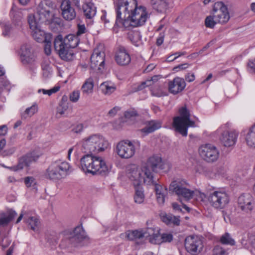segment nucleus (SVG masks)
Wrapping results in <instances>:
<instances>
[{
    "label": "nucleus",
    "mask_w": 255,
    "mask_h": 255,
    "mask_svg": "<svg viewBox=\"0 0 255 255\" xmlns=\"http://www.w3.org/2000/svg\"><path fill=\"white\" fill-rule=\"evenodd\" d=\"M115 24L118 26H138L146 21L147 14L144 7H137L136 0H118L116 8Z\"/></svg>",
    "instance_id": "nucleus-1"
},
{
    "label": "nucleus",
    "mask_w": 255,
    "mask_h": 255,
    "mask_svg": "<svg viewBox=\"0 0 255 255\" xmlns=\"http://www.w3.org/2000/svg\"><path fill=\"white\" fill-rule=\"evenodd\" d=\"M82 169L93 174L106 175L109 168L105 161L100 157L94 156L92 154L87 153L81 159Z\"/></svg>",
    "instance_id": "nucleus-2"
},
{
    "label": "nucleus",
    "mask_w": 255,
    "mask_h": 255,
    "mask_svg": "<svg viewBox=\"0 0 255 255\" xmlns=\"http://www.w3.org/2000/svg\"><path fill=\"white\" fill-rule=\"evenodd\" d=\"M54 6V3L51 0L41 1L37 7L36 14H32L35 21L39 24L43 23L49 24L53 22L55 18Z\"/></svg>",
    "instance_id": "nucleus-3"
},
{
    "label": "nucleus",
    "mask_w": 255,
    "mask_h": 255,
    "mask_svg": "<svg viewBox=\"0 0 255 255\" xmlns=\"http://www.w3.org/2000/svg\"><path fill=\"white\" fill-rule=\"evenodd\" d=\"M82 142L83 151L90 154L103 151L109 146L108 141L99 134L90 135L83 139Z\"/></svg>",
    "instance_id": "nucleus-4"
},
{
    "label": "nucleus",
    "mask_w": 255,
    "mask_h": 255,
    "mask_svg": "<svg viewBox=\"0 0 255 255\" xmlns=\"http://www.w3.org/2000/svg\"><path fill=\"white\" fill-rule=\"evenodd\" d=\"M180 116L176 117L173 119V126L176 131L183 136L187 135L189 127H194L195 123L190 119V114L189 110L185 107H183L179 111Z\"/></svg>",
    "instance_id": "nucleus-5"
},
{
    "label": "nucleus",
    "mask_w": 255,
    "mask_h": 255,
    "mask_svg": "<svg viewBox=\"0 0 255 255\" xmlns=\"http://www.w3.org/2000/svg\"><path fill=\"white\" fill-rule=\"evenodd\" d=\"M70 172V166L68 163L56 161L48 166L45 176L48 179L57 181L65 178Z\"/></svg>",
    "instance_id": "nucleus-6"
},
{
    "label": "nucleus",
    "mask_w": 255,
    "mask_h": 255,
    "mask_svg": "<svg viewBox=\"0 0 255 255\" xmlns=\"http://www.w3.org/2000/svg\"><path fill=\"white\" fill-rule=\"evenodd\" d=\"M207 200L210 205L217 209L225 208L230 202V197L224 189H218L209 193Z\"/></svg>",
    "instance_id": "nucleus-7"
},
{
    "label": "nucleus",
    "mask_w": 255,
    "mask_h": 255,
    "mask_svg": "<svg viewBox=\"0 0 255 255\" xmlns=\"http://www.w3.org/2000/svg\"><path fill=\"white\" fill-rule=\"evenodd\" d=\"M186 181L177 179L171 183L169 187V191L175 193L179 197L188 200L192 198L194 191L188 189Z\"/></svg>",
    "instance_id": "nucleus-8"
},
{
    "label": "nucleus",
    "mask_w": 255,
    "mask_h": 255,
    "mask_svg": "<svg viewBox=\"0 0 255 255\" xmlns=\"http://www.w3.org/2000/svg\"><path fill=\"white\" fill-rule=\"evenodd\" d=\"M166 167L169 168V164L163 161L161 157L153 155L148 159L146 165L144 166L146 171L145 174L151 176V178L156 179L153 176V172H158L161 170L166 169Z\"/></svg>",
    "instance_id": "nucleus-9"
},
{
    "label": "nucleus",
    "mask_w": 255,
    "mask_h": 255,
    "mask_svg": "<svg viewBox=\"0 0 255 255\" xmlns=\"http://www.w3.org/2000/svg\"><path fill=\"white\" fill-rule=\"evenodd\" d=\"M54 47L56 52L63 60L69 61L74 58L73 50L68 47L62 41V36L58 35L54 39Z\"/></svg>",
    "instance_id": "nucleus-10"
},
{
    "label": "nucleus",
    "mask_w": 255,
    "mask_h": 255,
    "mask_svg": "<svg viewBox=\"0 0 255 255\" xmlns=\"http://www.w3.org/2000/svg\"><path fill=\"white\" fill-rule=\"evenodd\" d=\"M146 172L144 167L142 169L134 167L130 170L129 178L131 181L135 182V186L139 185L142 182L147 185H150L154 182V179L151 178V176L145 174Z\"/></svg>",
    "instance_id": "nucleus-11"
},
{
    "label": "nucleus",
    "mask_w": 255,
    "mask_h": 255,
    "mask_svg": "<svg viewBox=\"0 0 255 255\" xmlns=\"http://www.w3.org/2000/svg\"><path fill=\"white\" fill-rule=\"evenodd\" d=\"M185 248L192 255H198L202 251L204 245L201 238L197 236H190L186 238Z\"/></svg>",
    "instance_id": "nucleus-12"
},
{
    "label": "nucleus",
    "mask_w": 255,
    "mask_h": 255,
    "mask_svg": "<svg viewBox=\"0 0 255 255\" xmlns=\"http://www.w3.org/2000/svg\"><path fill=\"white\" fill-rule=\"evenodd\" d=\"M213 11L214 18L218 23L224 24L230 19V16L228 8L223 2L218 1L215 3Z\"/></svg>",
    "instance_id": "nucleus-13"
},
{
    "label": "nucleus",
    "mask_w": 255,
    "mask_h": 255,
    "mask_svg": "<svg viewBox=\"0 0 255 255\" xmlns=\"http://www.w3.org/2000/svg\"><path fill=\"white\" fill-rule=\"evenodd\" d=\"M200 156L208 162L216 161L219 156V151L217 148L210 144L201 145L199 149Z\"/></svg>",
    "instance_id": "nucleus-14"
},
{
    "label": "nucleus",
    "mask_w": 255,
    "mask_h": 255,
    "mask_svg": "<svg viewBox=\"0 0 255 255\" xmlns=\"http://www.w3.org/2000/svg\"><path fill=\"white\" fill-rule=\"evenodd\" d=\"M117 152L121 157L129 158L134 154L135 148L131 142L128 140H123L118 143Z\"/></svg>",
    "instance_id": "nucleus-15"
},
{
    "label": "nucleus",
    "mask_w": 255,
    "mask_h": 255,
    "mask_svg": "<svg viewBox=\"0 0 255 255\" xmlns=\"http://www.w3.org/2000/svg\"><path fill=\"white\" fill-rule=\"evenodd\" d=\"M39 158V155L35 152H31L27 153L19 159L18 164L11 167L10 169L17 171L22 169L24 167H29L32 162H35Z\"/></svg>",
    "instance_id": "nucleus-16"
},
{
    "label": "nucleus",
    "mask_w": 255,
    "mask_h": 255,
    "mask_svg": "<svg viewBox=\"0 0 255 255\" xmlns=\"http://www.w3.org/2000/svg\"><path fill=\"white\" fill-rule=\"evenodd\" d=\"M60 9L61 15L65 20L71 21L76 17V12L70 0H63L60 5Z\"/></svg>",
    "instance_id": "nucleus-17"
},
{
    "label": "nucleus",
    "mask_w": 255,
    "mask_h": 255,
    "mask_svg": "<svg viewBox=\"0 0 255 255\" xmlns=\"http://www.w3.org/2000/svg\"><path fill=\"white\" fill-rule=\"evenodd\" d=\"M34 17L32 14H29L27 17V20L30 28L32 30L33 37L38 42H42L44 38L45 33L44 31L41 30L40 24L35 21Z\"/></svg>",
    "instance_id": "nucleus-18"
},
{
    "label": "nucleus",
    "mask_w": 255,
    "mask_h": 255,
    "mask_svg": "<svg viewBox=\"0 0 255 255\" xmlns=\"http://www.w3.org/2000/svg\"><path fill=\"white\" fill-rule=\"evenodd\" d=\"M19 53L23 64H32L35 62L36 57L31 51L30 45L24 44L21 45Z\"/></svg>",
    "instance_id": "nucleus-19"
},
{
    "label": "nucleus",
    "mask_w": 255,
    "mask_h": 255,
    "mask_svg": "<svg viewBox=\"0 0 255 255\" xmlns=\"http://www.w3.org/2000/svg\"><path fill=\"white\" fill-rule=\"evenodd\" d=\"M105 56L104 52L99 51L98 49H95L91 56V68L101 70L105 64Z\"/></svg>",
    "instance_id": "nucleus-20"
},
{
    "label": "nucleus",
    "mask_w": 255,
    "mask_h": 255,
    "mask_svg": "<svg viewBox=\"0 0 255 255\" xmlns=\"http://www.w3.org/2000/svg\"><path fill=\"white\" fill-rule=\"evenodd\" d=\"M238 207L246 213L251 212L254 207V200L250 194H243L238 199Z\"/></svg>",
    "instance_id": "nucleus-21"
},
{
    "label": "nucleus",
    "mask_w": 255,
    "mask_h": 255,
    "mask_svg": "<svg viewBox=\"0 0 255 255\" xmlns=\"http://www.w3.org/2000/svg\"><path fill=\"white\" fill-rule=\"evenodd\" d=\"M186 84L183 78L176 77L168 83L169 91L174 94L182 92L185 88Z\"/></svg>",
    "instance_id": "nucleus-22"
},
{
    "label": "nucleus",
    "mask_w": 255,
    "mask_h": 255,
    "mask_svg": "<svg viewBox=\"0 0 255 255\" xmlns=\"http://www.w3.org/2000/svg\"><path fill=\"white\" fill-rule=\"evenodd\" d=\"M238 133L234 130L223 131L220 136L222 143L226 147L233 146L236 142Z\"/></svg>",
    "instance_id": "nucleus-23"
},
{
    "label": "nucleus",
    "mask_w": 255,
    "mask_h": 255,
    "mask_svg": "<svg viewBox=\"0 0 255 255\" xmlns=\"http://www.w3.org/2000/svg\"><path fill=\"white\" fill-rule=\"evenodd\" d=\"M71 236L75 242H77V245L84 243H89L90 238L86 235L85 231L80 226H77L73 231H70Z\"/></svg>",
    "instance_id": "nucleus-24"
},
{
    "label": "nucleus",
    "mask_w": 255,
    "mask_h": 255,
    "mask_svg": "<svg viewBox=\"0 0 255 255\" xmlns=\"http://www.w3.org/2000/svg\"><path fill=\"white\" fill-rule=\"evenodd\" d=\"M115 60L118 64L125 66L130 63L131 58L126 49L124 47H120L116 54Z\"/></svg>",
    "instance_id": "nucleus-25"
},
{
    "label": "nucleus",
    "mask_w": 255,
    "mask_h": 255,
    "mask_svg": "<svg viewBox=\"0 0 255 255\" xmlns=\"http://www.w3.org/2000/svg\"><path fill=\"white\" fill-rule=\"evenodd\" d=\"M150 185H154V190L157 202L160 205H163L165 202V195L167 194V188L158 184L156 179H154V182Z\"/></svg>",
    "instance_id": "nucleus-26"
},
{
    "label": "nucleus",
    "mask_w": 255,
    "mask_h": 255,
    "mask_svg": "<svg viewBox=\"0 0 255 255\" xmlns=\"http://www.w3.org/2000/svg\"><path fill=\"white\" fill-rule=\"evenodd\" d=\"M59 246L62 249H67L72 247H76L77 242L73 239L70 233V231H66L64 232V237L61 241Z\"/></svg>",
    "instance_id": "nucleus-27"
},
{
    "label": "nucleus",
    "mask_w": 255,
    "mask_h": 255,
    "mask_svg": "<svg viewBox=\"0 0 255 255\" xmlns=\"http://www.w3.org/2000/svg\"><path fill=\"white\" fill-rule=\"evenodd\" d=\"M160 218L163 222L170 226H178L180 224V217L171 214H161Z\"/></svg>",
    "instance_id": "nucleus-28"
},
{
    "label": "nucleus",
    "mask_w": 255,
    "mask_h": 255,
    "mask_svg": "<svg viewBox=\"0 0 255 255\" xmlns=\"http://www.w3.org/2000/svg\"><path fill=\"white\" fill-rule=\"evenodd\" d=\"M151 4L153 8L159 13H166L169 10L166 0H151Z\"/></svg>",
    "instance_id": "nucleus-29"
},
{
    "label": "nucleus",
    "mask_w": 255,
    "mask_h": 255,
    "mask_svg": "<svg viewBox=\"0 0 255 255\" xmlns=\"http://www.w3.org/2000/svg\"><path fill=\"white\" fill-rule=\"evenodd\" d=\"M146 126L140 129L141 132L147 134L159 128L161 123L158 121L151 120L146 122Z\"/></svg>",
    "instance_id": "nucleus-30"
},
{
    "label": "nucleus",
    "mask_w": 255,
    "mask_h": 255,
    "mask_svg": "<svg viewBox=\"0 0 255 255\" xmlns=\"http://www.w3.org/2000/svg\"><path fill=\"white\" fill-rule=\"evenodd\" d=\"M84 15L87 18L91 19L96 13V7L93 3L89 2L83 5Z\"/></svg>",
    "instance_id": "nucleus-31"
},
{
    "label": "nucleus",
    "mask_w": 255,
    "mask_h": 255,
    "mask_svg": "<svg viewBox=\"0 0 255 255\" xmlns=\"http://www.w3.org/2000/svg\"><path fill=\"white\" fill-rule=\"evenodd\" d=\"M62 41L66 46H67L72 50L77 46L79 42L78 37L73 34L67 35L64 39L62 38Z\"/></svg>",
    "instance_id": "nucleus-32"
},
{
    "label": "nucleus",
    "mask_w": 255,
    "mask_h": 255,
    "mask_svg": "<svg viewBox=\"0 0 255 255\" xmlns=\"http://www.w3.org/2000/svg\"><path fill=\"white\" fill-rule=\"evenodd\" d=\"M16 215L15 211L9 210L3 216L0 218V227H4L11 221Z\"/></svg>",
    "instance_id": "nucleus-33"
},
{
    "label": "nucleus",
    "mask_w": 255,
    "mask_h": 255,
    "mask_svg": "<svg viewBox=\"0 0 255 255\" xmlns=\"http://www.w3.org/2000/svg\"><path fill=\"white\" fill-rule=\"evenodd\" d=\"M128 37L130 41L136 46L142 44L141 35L138 31H131L128 34Z\"/></svg>",
    "instance_id": "nucleus-34"
},
{
    "label": "nucleus",
    "mask_w": 255,
    "mask_h": 255,
    "mask_svg": "<svg viewBox=\"0 0 255 255\" xmlns=\"http://www.w3.org/2000/svg\"><path fill=\"white\" fill-rule=\"evenodd\" d=\"M93 87L94 80L90 77L85 81L81 87L82 93L87 95L91 94L93 91Z\"/></svg>",
    "instance_id": "nucleus-35"
},
{
    "label": "nucleus",
    "mask_w": 255,
    "mask_h": 255,
    "mask_svg": "<svg viewBox=\"0 0 255 255\" xmlns=\"http://www.w3.org/2000/svg\"><path fill=\"white\" fill-rule=\"evenodd\" d=\"M141 231L143 233V238H147L150 237V239L151 242L154 243L155 244L157 243V242H156V241L157 240L159 237L158 230L157 231V233H155L154 229L152 228H147L145 230H141Z\"/></svg>",
    "instance_id": "nucleus-36"
},
{
    "label": "nucleus",
    "mask_w": 255,
    "mask_h": 255,
    "mask_svg": "<svg viewBox=\"0 0 255 255\" xmlns=\"http://www.w3.org/2000/svg\"><path fill=\"white\" fill-rule=\"evenodd\" d=\"M143 233L140 230H129L126 232V237L129 241H134L143 238Z\"/></svg>",
    "instance_id": "nucleus-37"
},
{
    "label": "nucleus",
    "mask_w": 255,
    "mask_h": 255,
    "mask_svg": "<svg viewBox=\"0 0 255 255\" xmlns=\"http://www.w3.org/2000/svg\"><path fill=\"white\" fill-rule=\"evenodd\" d=\"M135 186L134 202L137 204L142 203L145 198L143 189L139 185Z\"/></svg>",
    "instance_id": "nucleus-38"
},
{
    "label": "nucleus",
    "mask_w": 255,
    "mask_h": 255,
    "mask_svg": "<svg viewBox=\"0 0 255 255\" xmlns=\"http://www.w3.org/2000/svg\"><path fill=\"white\" fill-rule=\"evenodd\" d=\"M246 139L249 146L255 147V123L250 128Z\"/></svg>",
    "instance_id": "nucleus-39"
},
{
    "label": "nucleus",
    "mask_w": 255,
    "mask_h": 255,
    "mask_svg": "<svg viewBox=\"0 0 255 255\" xmlns=\"http://www.w3.org/2000/svg\"><path fill=\"white\" fill-rule=\"evenodd\" d=\"M24 221L28 224L31 230L34 231H36L39 224V222L37 218L34 217L24 216Z\"/></svg>",
    "instance_id": "nucleus-40"
},
{
    "label": "nucleus",
    "mask_w": 255,
    "mask_h": 255,
    "mask_svg": "<svg viewBox=\"0 0 255 255\" xmlns=\"http://www.w3.org/2000/svg\"><path fill=\"white\" fill-rule=\"evenodd\" d=\"M220 242L223 245L231 246L235 245V241L228 233H226L221 237Z\"/></svg>",
    "instance_id": "nucleus-41"
},
{
    "label": "nucleus",
    "mask_w": 255,
    "mask_h": 255,
    "mask_svg": "<svg viewBox=\"0 0 255 255\" xmlns=\"http://www.w3.org/2000/svg\"><path fill=\"white\" fill-rule=\"evenodd\" d=\"M38 111V107L36 104L33 105L29 108H27L22 114V118L26 119L28 117L32 116Z\"/></svg>",
    "instance_id": "nucleus-42"
},
{
    "label": "nucleus",
    "mask_w": 255,
    "mask_h": 255,
    "mask_svg": "<svg viewBox=\"0 0 255 255\" xmlns=\"http://www.w3.org/2000/svg\"><path fill=\"white\" fill-rule=\"evenodd\" d=\"M102 93L105 95H110L113 93L116 87L113 85H110L108 82H104L100 86Z\"/></svg>",
    "instance_id": "nucleus-43"
},
{
    "label": "nucleus",
    "mask_w": 255,
    "mask_h": 255,
    "mask_svg": "<svg viewBox=\"0 0 255 255\" xmlns=\"http://www.w3.org/2000/svg\"><path fill=\"white\" fill-rule=\"evenodd\" d=\"M125 117L127 119L133 120L139 117V114L135 109H130L125 112Z\"/></svg>",
    "instance_id": "nucleus-44"
},
{
    "label": "nucleus",
    "mask_w": 255,
    "mask_h": 255,
    "mask_svg": "<svg viewBox=\"0 0 255 255\" xmlns=\"http://www.w3.org/2000/svg\"><path fill=\"white\" fill-rule=\"evenodd\" d=\"M160 237V242L162 243H170L173 240V235L171 233H163L161 235L159 234L158 238ZM159 243L157 242V244Z\"/></svg>",
    "instance_id": "nucleus-45"
},
{
    "label": "nucleus",
    "mask_w": 255,
    "mask_h": 255,
    "mask_svg": "<svg viewBox=\"0 0 255 255\" xmlns=\"http://www.w3.org/2000/svg\"><path fill=\"white\" fill-rule=\"evenodd\" d=\"M218 23L216 19L214 18V14L213 16H207L205 20V24L207 27L212 28L214 27L215 25Z\"/></svg>",
    "instance_id": "nucleus-46"
},
{
    "label": "nucleus",
    "mask_w": 255,
    "mask_h": 255,
    "mask_svg": "<svg viewBox=\"0 0 255 255\" xmlns=\"http://www.w3.org/2000/svg\"><path fill=\"white\" fill-rule=\"evenodd\" d=\"M227 251L219 245L216 246L213 250V255H228Z\"/></svg>",
    "instance_id": "nucleus-47"
},
{
    "label": "nucleus",
    "mask_w": 255,
    "mask_h": 255,
    "mask_svg": "<svg viewBox=\"0 0 255 255\" xmlns=\"http://www.w3.org/2000/svg\"><path fill=\"white\" fill-rule=\"evenodd\" d=\"M247 66L250 73L255 74V58L249 60Z\"/></svg>",
    "instance_id": "nucleus-48"
},
{
    "label": "nucleus",
    "mask_w": 255,
    "mask_h": 255,
    "mask_svg": "<svg viewBox=\"0 0 255 255\" xmlns=\"http://www.w3.org/2000/svg\"><path fill=\"white\" fill-rule=\"evenodd\" d=\"M68 109V104L59 103V106L57 108V112L60 115H63Z\"/></svg>",
    "instance_id": "nucleus-49"
},
{
    "label": "nucleus",
    "mask_w": 255,
    "mask_h": 255,
    "mask_svg": "<svg viewBox=\"0 0 255 255\" xmlns=\"http://www.w3.org/2000/svg\"><path fill=\"white\" fill-rule=\"evenodd\" d=\"M10 241L7 237L0 238V245L1 246L2 249H4L8 247L10 245Z\"/></svg>",
    "instance_id": "nucleus-50"
},
{
    "label": "nucleus",
    "mask_w": 255,
    "mask_h": 255,
    "mask_svg": "<svg viewBox=\"0 0 255 255\" xmlns=\"http://www.w3.org/2000/svg\"><path fill=\"white\" fill-rule=\"evenodd\" d=\"M42 69L43 71V75L44 77L47 78L50 75V68L47 64H43L42 65Z\"/></svg>",
    "instance_id": "nucleus-51"
},
{
    "label": "nucleus",
    "mask_w": 255,
    "mask_h": 255,
    "mask_svg": "<svg viewBox=\"0 0 255 255\" xmlns=\"http://www.w3.org/2000/svg\"><path fill=\"white\" fill-rule=\"evenodd\" d=\"M24 182L27 187H30L35 184V179L31 176L26 177L24 179Z\"/></svg>",
    "instance_id": "nucleus-52"
},
{
    "label": "nucleus",
    "mask_w": 255,
    "mask_h": 255,
    "mask_svg": "<svg viewBox=\"0 0 255 255\" xmlns=\"http://www.w3.org/2000/svg\"><path fill=\"white\" fill-rule=\"evenodd\" d=\"M80 96L79 91H73L70 95V100L72 102H76L78 101Z\"/></svg>",
    "instance_id": "nucleus-53"
},
{
    "label": "nucleus",
    "mask_w": 255,
    "mask_h": 255,
    "mask_svg": "<svg viewBox=\"0 0 255 255\" xmlns=\"http://www.w3.org/2000/svg\"><path fill=\"white\" fill-rule=\"evenodd\" d=\"M59 89H60L59 86H55L53 88H51V89H49V90L42 89V91L44 94H47L49 96H50L52 94L55 93L57 92H58L59 90Z\"/></svg>",
    "instance_id": "nucleus-54"
},
{
    "label": "nucleus",
    "mask_w": 255,
    "mask_h": 255,
    "mask_svg": "<svg viewBox=\"0 0 255 255\" xmlns=\"http://www.w3.org/2000/svg\"><path fill=\"white\" fill-rule=\"evenodd\" d=\"M78 30L77 32V35L79 36L82 34L85 33L87 32V29L84 24H78Z\"/></svg>",
    "instance_id": "nucleus-55"
},
{
    "label": "nucleus",
    "mask_w": 255,
    "mask_h": 255,
    "mask_svg": "<svg viewBox=\"0 0 255 255\" xmlns=\"http://www.w3.org/2000/svg\"><path fill=\"white\" fill-rule=\"evenodd\" d=\"M189 64L188 63H185L182 64L178 65L177 66H175L173 68V70L175 72H178L181 70H185L188 68Z\"/></svg>",
    "instance_id": "nucleus-56"
},
{
    "label": "nucleus",
    "mask_w": 255,
    "mask_h": 255,
    "mask_svg": "<svg viewBox=\"0 0 255 255\" xmlns=\"http://www.w3.org/2000/svg\"><path fill=\"white\" fill-rule=\"evenodd\" d=\"M151 80H147L146 81L142 82L140 85L138 86L137 89V90H141L144 89L145 87L151 85Z\"/></svg>",
    "instance_id": "nucleus-57"
},
{
    "label": "nucleus",
    "mask_w": 255,
    "mask_h": 255,
    "mask_svg": "<svg viewBox=\"0 0 255 255\" xmlns=\"http://www.w3.org/2000/svg\"><path fill=\"white\" fill-rule=\"evenodd\" d=\"M15 151L14 147L10 148L3 151L1 153L3 156L12 155Z\"/></svg>",
    "instance_id": "nucleus-58"
},
{
    "label": "nucleus",
    "mask_w": 255,
    "mask_h": 255,
    "mask_svg": "<svg viewBox=\"0 0 255 255\" xmlns=\"http://www.w3.org/2000/svg\"><path fill=\"white\" fill-rule=\"evenodd\" d=\"M120 107L116 106L109 111L108 113V115L111 117H114L116 115L118 111H120Z\"/></svg>",
    "instance_id": "nucleus-59"
},
{
    "label": "nucleus",
    "mask_w": 255,
    "mask_h": 255,
    "mask_svg": "<svg viewBox=\"0 0 255 255\" xmlns=\"http://www.w3.org/2000/svg\"><path fill=\"white\" fill-rule=\"evenodd\" d=\"M7 132V128L6 125L0 126V136L5 135Z\"/></svg>",
    "instance_id": "nucleus-60"
},
{
    "label": "nucleus",
    "mask_w": 255,
    "mask_h": 255,
    "mask_svg": "<svg viewBox=\"0 0 255 255\" xmlns=\"http://www.w3.org/2000/svg\"><path fill=\"white\" fill-rule=\"evenodd\" d=\"M83 129V126L82 124H79L74 127L72 130L75 133H80Z\"/></svg>",
    "instance_id": "nucleus-61"
},
{
    "label": "nucleus",
    "mask_w": 255,
    "mask_h": 255,
    "mask_svg": "<svg viewBox=\"0 0 255 255\" xmlns=\"http://www.w3.org/2000/svg\"><path fill=\"white\" fill-rule=\"evenodd\" d=\"M50 41H48L47 43L45 44L44 51L46 55H49L51 53V44H50Z\"/></svg>",
    "instance_id": "nucleus-62"
},
{
    "label": "nucleus",
    "mask_w": 255,
    "mask_h": 255,
    "mask_svg": "<svg viewBox=\"0 0 255 255\" xmlns=\"http://www.w3.org/2000/svg\"><path fill=\"white\" fill-rule=\"evenodd\" d=\"M195 75L194 74H190L188 73V74L185 76V79L188 82H193L195 80Z\"/></svg>",
    "instance_id": "nucleus-63"
},
{
    "label": "nucleus",
    "mask_w": 255,
    "mask_h": 255,
    "mask_svg": "<svg viewBox=\"0 0 255 255\" xmlns=\"http://www.w3.org/2000/svg\"><path fill=\"white\" fill-rule=\"evenodd\" d=\"M155 67V66L154 65V64H149L147 67L146 68H145V69L144 70V72H149L151 71H152L154 68Z\"/></svg>",
    "instance_id": "nucleus-64"
}]
</instances>
